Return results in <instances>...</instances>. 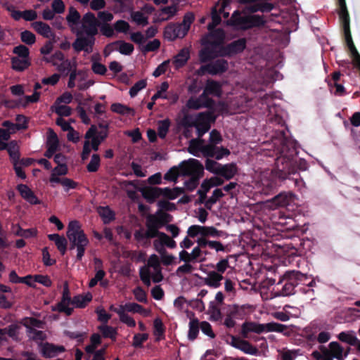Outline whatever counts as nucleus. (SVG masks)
<instances>
[{"mask_svg": "<svg viewBox=\"0 0 360 360\" xmlns=\"http://www.w3.org/2000/svg\"><path fill=\"white\" fill-rule=\"evenodd\" d=\"M276 134L274 152L276 158L272 174L280 181L290 179V176L296 174L297 169L306 170L308 164L304 159L296 160L298 152L295 140L288 139L284 130L277 131Z\"/></svg>", "mask_w": 360, "mask_h": 360, "instance_id": "f257e3e1", "label": "nucleus"}, {"mask_svg": "<svg viewBox=\"0 0 360 360\" xmlns=\"http://www.w3.org/2000/svg\"><path fill=\"white\" fill-rule=\"evenodd\" d=\"M66 234L70 242V249L77 248V260H82L89 240L81 229L79 222L77 220L71 221L68 226Z\"/></svg>", "mask_w": 360, "mask_h": 360, "instance_id": "f03ea898", "label": "nucleus"}, {"mask_svg": "<svg viewBox=\"0 0 360 360\" xmlns=\"http://www.w3.org/2000/svg\"><path fill=\"white\" fill-rule=\"evenodd\" d=\"M230 24L238 30H247L264 25L265 21L262 16L257 15H242L238 11H234L229 20Z\"/></svg>", "mask_w": 360, "mask_h": 360, "instance_id": "7ed1b4c3", "label": "nucleus"}, {"mask_svg": "<svg viewBox=\"0 0 360 360\" xmlns=\"http://www.w3.org/2000/svg\"><path fill=\"white\" fill-rule=\"evenodd\" d=\"M215 120L216 115L213 111L201 112L197 115V123L194 127L196 129L198 139H201L210 130V123Z\"/></svg>", "mask_w": 360, "mask_h": 360, "instance_id": "20e7f679", "label": "nucleus"}, {"mask_svg": "<svg viewBox=\"0 0 360 360\" xmlns=\"http://www.w3.org/2000/svg\"><path fill=\"white\" fill-rule=\"evenodd\" d=\"M321 352L326 353L337 360H343L350 352L349 346L344 347L338 342L333 341L329 343L328 348L321 347Z\"/></svg>", "mask_w": 360, "mask_h": 360, "instance_id": "39448f33", "label": "nucleus"}, {"mask_svg": "<svg viewBox=\"0 0 360 360\" xmlns=\"http://www.w3.org/2000/svg\"><path fill=\"white\" fill-rule=\"evenodd\" d=\"M309 279V276L307 274H302L300 271L290 270L285 271L282 276H280L279 280L277 283V285L279 286L285 281L290 283L295 288L300 284H305V282Z\"/></svg>", "mask_w": 360, "mask_h": 360, "instance_id": "423d86ee", "label": "nucleus"}, {"mask_svg": "<svg viewBox=\"0 0 360 360\" xmlns=\"http://www.w3.org/2000/svg\"><path fill=\"white\" fill-rule=\"evenodd\" d=\"M247 41L245 38H240L237 40L222 46L219 51V56L231 57L243 52L246 48Z\"/></svg>", "mask_w": 360, "mask_h": 360, "instance_id": "0eeeda50", "label": "nucleus"}, {"mask_svg": "<svg viewBox=\"0 0 360 360\" xmlns=\"http://www.w3.org/2000/svg\"><path fill=\"white\" fill-rule=\"evenodd\" d=\"M340 20L342 25L345 39L346 44L350 51L352 57H355L356 56L359 55L355 45L353 42L351 31H350V18L349 15L340 17Z\"/></svg>", "mask_w": 360, "mask_h": 360, "instance_id": "6e6552de", "label": "nucleus"}, {"mask_svg": "<svg viewBox=\"0 0 360 360\" xmlns=\"http://www.w3.org/2000/svg\"><path fill=\"white\" fill-rule=\"evenodd\" d=\"M213 150L212 145L205 144V140L202 139H192L189 143L188 152L198 156V153L201 152L203 155H212Z\"/></svg>", "mask_w": 360, "mask_h": 360, "instance_id": "1a4fd4ad", "label": "nucleus"}, {"mask_svg": "<svg viewBox=\"0 0 360 360\" xmlns=\"http://www.w3.org/2000/svg\"><path fill=\"white\" fill-rule=\"evenodd\" d=\"M200 270L207 274V277L202 278L199 276L198 274L195 276L202 279L204 284L212 288H218L221 286V282L224 278L223 275L219 274L215 271H207L204 269L202 266H200Z\"/></svg>", "mask_w": 360, "mask_h": 360, "instance_id": "9d476101", "label": "nucleus"}, {"mask_svg": "<svg viewBox=\"0 0 360 360\" xmlns=\"http://www.w3.org/2000/svg\"><path fill=\"white\" fill-rule=\"evenodd\" d=\"M77 39L72 44V47L77 53L84 51L88 53L93 51V46L96 39H90L87 37L82 36V32H77Z\"/></svg>", "mask_w": 360, "mask_h": 360, "instance_id": "9b49d317", "label": "nucleus"}, {"mask_svg": "<svg viewBox=\"0 0 360 360\" xmlns=\"http://www.w3.org/2000/svg\"><path fill=\"white\" fill-rule=\"evenodd\" d=\"M72 299L70 297V290L68 288V285L66 283L64 285L63 290V295H62V299L61 301L59 302L56 307H53V311H58L59 312H63L67 316H70L72 314L73 309L69 307L68 306L72 304Z\"/></svg>", "mask_w": 360, "mask_h": 360, "instance_id": "f8f14e48", "label": "nucleus"}, {"mask_svg": "<svg viewBox=\"0 0 360 360\" xmlns=\"http://www.w3.org/2000/svg\"><path fill=\"white\" fill-rule=\"evenodd\" d=\"M201 68L212 75H221L227 71L229 63L223 58L217 59L202 66Z\"/></svg>", "mask_w": 360, "mask_h": 360, "instance_id": "ddd939ff", "label": "nucleus"}, {"mask_svg": "<svg viewBox=\"0 0 360 360\" xmlns=\"http://www.w3.org/2000/svg\"><path fill=\"white\" fill-rule=\"evenodd\" d=\"M186 34L184 27L179 23H169L164 30V37L170 41H174L177 38H184Z\"/></svg>", "mask_w": 360, "mask_h": 360, "instance_id": "4468645a", "label": "nucleus"}, {"mask_svg": "<svg viewBox=\"0 0 360 360\" xmlns=\"http://www.w3.org/2000/svg\"><path fill=\"white\" fill-rule=\"evenodd\" d=\"M231 345L233 347L240 349V351L248 354L257 356L259 354L258 349L256 347L253 346L248 341L233 335L231 336Z\"/></svg>", "mask_w": 360, "mask_h": 360, "instance_id": "2eb2a0df", "label": "nucleus"}, {"mask_svg": "<svg viewBox=\"0 0 360 360\" xmlns=\"http://www.w3.org/2000/svg\"><path fill=\"white\" fill-rule=\"evenodd\" d=\"M146 226L147 229V234L153 238L158 237L162 232L159 229L163 226L160 220L157 215L149 214L146 217Z\"/></svg>", "mask_w": 360, "mask_h": 360, "instance_id": "dca6fc26", "label": "nucleus"}, {"mask_svg": "<svg viewBox=\"0 0 360 360\" xmlns=\"http://www.w3.org/2000/svg\"><path fill=\"white\" fill-rule=\"evenodd\" d=\"M253 332L261 334L265 332V324L258 323L253 321H245L241 326V335L244 338H248V333Z\"/></svg>", "mask_w": 360, "mask_h": 360, "instance_id": "f3484780", "label": "nucleus"}, {"mask_svg": "<svg viewBox=\"0 0 360 360\" xmlns=\"http://www.w3.org/2000/svg\"><path fill=\"white\" fill-rule=\"evenodd\" d=\"M63 346H57L51 343L46 342L42 345L40 349L41 356L45 359H51L56 356L59 353L65 352Z\"/></svg>", "mask_w": 360, "mask_h": 360, "instance_id": "a211bd4d", "label": "nucleus"}, {"mask_svg": "<svg viewBox=\"0 0 360 360\" xmlns=\"http://www.w3.org/2000/svg\"><path fill=\"white\" fill-rule=\"evenodd\" d=\"M17 190L21 197L31 205H39L40 200L36 196L34 193L25 184H18Z\"/></svg>", "mask_w": 360, "mask_h": 360, "instance_id": "6ab92c4d", "label": "nucleus"}, {"mask_svg": "<svg viewBox=\"0 0 360 360\" xmlns=\"http://www.w3.org/2000/svg\"><path fill=\"white\" fill-rule=\"evenodd\" d=\"M179 167L184 174H191L195 170L196 172H202L203 170L202 165L195 159L183 161L179 165Z\"/></svg>", "mask_w": 360, "mask_h": 360, "instance_id": "aec40b11", "label": "nucleus"}, {"mask_svg": "<svg viewBox=\"0 0 360 360\" xmlns=\"http://www.w3.org/2000/svg\"><path fill=\"white\" fill-rule=\"evenodd\" d=\"M295 195L291 191L281 192L273 198V202L278 207H287L295 200Z\"/></svg>", "mask_w": 360, "mask_h": 360, "instance_id": "412c9836", "label": "nucleus"}, {"mask_svg": "<svg viewBox=\"0 0 360 360\" xmlns=\"http://www.w3.org/2000/svg\"><path fill=\"white\" fill-rule=\"evenodd\" d=\"M141 191L146 201L152 204L161 196L162 188L148 186L142 188Z\"/></svg>", "mask_w": 360, "mask_h": 360, "instance_id": "4be33fe9", "label": "nucleus"}, {"mask_svg": "<svg viewBox=\"0 0 360 360\" xmlns=\"http://www.w3.org/2000/svg\"><path fill=\"white\" fill-rule=\"evenodd\" d=\"M295 293V288L287 281H285L279 286L276 285V289L274 288L272 292V294L275 297L290 296Z\"/></svg>", "mask_w": 360, "mask_h": 360, "instance_id": "5701e85b", "label": "nucleus"}, {"mask_svg": "<svg viewBox=\"0 0 360 360\" xmlns=\"http://www.w3.org/2000/svg\"><path fill=\"white\" fill-rule=\"evenodd\" d=\"M238 172V167L236 163L231 162L226 165H221L217 175L223 176L226 180L231 179Z\"/></svg>", "mask_w": 360, "mask_h": 360, "instance_id": "b1692460", "label": "nucleus"}, {"mask_svg": "<svg viewBox=\"0 0 360 360\" xmlns=\"http://www.w3.org/2000/svg\"><path fill=\"white\" fill-rule=\"evenodd\" d=\"M224 37L225 34L224 30L222 29L217 28L209 34V37L212 39H205L202 44L211 46H219L224 41Z\"/></svg>", "mask_w": 360, "mask_h": 360, "instance_id": "393cba45", "label": "nucleus"}, {"mask_svg": "<svg viewBox=\"0 0 360 360\" xmlns=\"http://www.w3.org/2000/svg\"><path fill=\"white\" fill-rule=\"evenodd\" d=\"M190 58V51L188 48H183L174 57L173 64L176 69L184 67Z\"/></svg>", "mask_w": 360, "mask_h": 360, "instance_id": "a878e982", "label": "nucleus"}, {"mask_svg": "<svg viewBox=\"0 0 360 360\" xmlns=\"http://www.w3.org/2000/svg\"><path fill=\"white\" fill-rule=\"evenodd\" d=\"M197 244L206 248L207 247L210 249L215 250L217 252H224L225 246L219 241L210 240L204 238H198L196 240Z\"/></svg>", "mask_w": 360, "mask_h": 360, "instance_id": "bb28decb", "label": "nucleus"}, {"mask_svg": "<svg viewBox=\"0 0 360 360\" xmlns=\"http://www.w3.org/2000/svg\"><path fill=\"white\" fill-rule=\"evenodd\" d=\"M32 26L33 29L39 34L45 38H51L54 37L50 26L41 21H36L32 22Z\"/></svg>", "mask_w": 360, "mask_h": 360, "instance_id": "cd10ccee", "label": "nucleus"}, {"mask_svg": "<svg viewBox=\"0 0 360 360\" xmlns=\"http://www.w3.org/2000/svg\"><path fill=\"white\" fill-rule=\"evenodd\" d=\"M205 91L212 96L220 97L222 94V86L220 82L209 79L205 84Z\"/></svg>", "mask_w": 360, "mask_h": 360, "instance_id": "c85d7f7f", "label": "nucleus"}, {"mask_svg": "<svg viewBox=\"0 0 360 360\" xmlns=\"http://www.w3.org/2000/svg\"><path fill=\"white\" fill-rule=\"evenodd\" d=\"M216 46L210 45V46H205L200 50L199 56L201 62H208L219 56L214 49Z\"/></svg>", "mask_w": 360, "mask_h": 360, "instance_id": "c756f323", "label": "nucleus"}, {"mask_svg": "<svg viewBox=\"0 0 360 360\" xmlns=\"http://www.w3.org/2000/svg\"><path fill=\"white\" fill-rule=\"evenodd\" d=\"M271 123H274L277 125H278L279 127H281V129H275L274 131V135L272 136V139H273V144H274V147L275 148V142H276V134L277 133V131H283L284 130L285 131V134L286 135V136L288 138V139H291L288 135V133H289V131H288V127L285 126V120L283 119V117L280 115H274L271 119Z\"/></svg>", "mask_w": 360, "mask_h": 360, "instance_id": "7c9ffc66", "label": "nucleus"}, {"mask_svg": "<svg viewBox=\"0 0 360 360\" xmlns=\"http://www.w3.org/2000/svg\"><path fill=\"white\" fill-rule=\"evenodd\" d=\"M184 193V188L174 187V188H170L169 187H166L162 188L161 196L167 200H174Z\"/></svg>", "mask_w": 360, "mask_h": 360, "instance_id": "2f4dec72", "label": "nucleus"}, {"mask_svg": "<svg viewBox=\"0 0 360 360\" xmlns=\"http://www.w3.org/2000/svg\"><path fill=\"white\" fill-rule=\"evenodd\" d=\"M98 212L105 224L110 223L115 219V212L108 206H100L98 209Z\"/></svg>", "mask_w": 360, "mask_h": 360, "instance_id": "473e14b6", "label": "nucleus"}, {"mask_svg": "<svg viewBox=\"0 0 360 360\" xmlns=\"http://www.w3.org/2000/svg\"><path fill=\"white\" fill-rule=\"evenodd\" d=\"M110 110L115 113L121 115H131L134 116L135 115V110L134 108L128 107L120 103H114L110 106Z\"/></svg>", "mask_w": 360, "mask_h": 360, "instance_id": "72a5a7b5", "label": "nucleus"}, {"mask_svg": "<svg viewBox=\"0 0 360 360\" xmlns=\"http://www.w3.org/2000/svg\"><path fill=\"white\" fill-rule=\"evenodd\" d=\"M12 227L14 234L18 236L28 238L37 236V231L34 229H23L19 224H13Z\"/></svg>", "mask_w": 360, "mask_h": 360, "instance_id": "f704fd0d", "label": "nucleus"}, {"mask_svg": "<svg viewBox=\"0 0 360 360\" xmlns=\"http://www.w3.org/2000/svg\"><path fill=\"white\" fill-rule=\"evenodd\" d=\"M22 323L27 328V333L30 331V329H34V328H43L44 324V321L33 317L24 318Z\"/></svg>", "mask_w": 360, "mask_h": 360, "instance_id": "c9c22d12", "label": "nucleus"}, {"mask_svg": "<svg viewBox=\"0 0 360 360\" xmlns=\"http://www.w3.org/2000/svg\"><path fill=\"white\" fill-rule=\"evenodd\" d=\"M6 150L8 151L13 164L18 163L20 155L17 142L15 141H11Z\"/></svg>", "mask_w": 360, "mask_h": 360, "instance_id": "e433bc0d", "label": "nucleus"}, {"mask_svg": "<svg viewBox=\"0 0 360 360\" xmlns=\"http://www.w3.org/2000/svg\"><path fill=\"white\" fill-rule=\"evenodd\" d=\"M338 338L340 341L351 346H354L358 342V338L352 331L341 332L338 334Z\"/></svg>", "mask_w": 360, "mask_h": 360, "instance_id": "4c0bfd02", "label": "nucleus"}, {"mask_svg": "<svg viewBox=\"0 0 360 360\" xmlns=\"http://www.w3.org/2000/svg\"><path fill=\"white\" fill-rule=\"evenodd\" d=\"M98 329L101 333V335L104 338H110L113 341L116 340L117 332L115 328L108 326L105 323L99 326Z\"/></svg>", "mask_w": 360, "mask_h": 360, "instance_id": "58836bf2", "label": "nucleus"}, {"mask_svg": "<svg viewBox=\"0 0 360 360\" xmlns=\"http://www.w3.org/2000/svg\"><path fill=\"white\" fill-rule=\"evenodd\" d=\"M91 300L92 295L89 292L84 295H79L72 298V304L75 305L78 308H84Z\"/></svg>", "mask_w": 360, "mask_h": 360, "instance_id": "ea45409f", "label": "nucleus"}, {"mask_svg": "<svg viewBox=\"0 0 360 360\" xmlns=\"http://www.w3.org/2000/svg\"><path fill=\"white\" fill-rule=\"evenodd\" d=\"M11 64L12 68L16 71H23L30 65L29 58L20 59L18 57L12 58Z\"/></svg>", "mask_w": 360, "mask_h": 360, "instance_id": "a19ab883", "label": "nucleus"}, {"mask_svg": "<svg viewBox=\"0 0 360 360\" xmlns=\"http://www.w3.org/2000/svg\"><path fill=\"white\" fill-rule=\"evenodd\" d=\"M200 322L198 319L194 318L189 322V330L188 338L191 341L195 340L199 333Z\"/></svg>", "mask_w": 360, "mask_h": 360, "instance_id": "79ce46f5", "label": "nucleus"}, {"mask_svg": "<svg viewBox=\"0 0 360 360\" xmlns=\"http://www.w3.org/2000/svg\"><path fill=\"white\" fill-rule=\"evenodd\" d=\"M100 26V23L97 24H82V34H86L87 37L90 39H96L95 36L98 34V27Z\"/></svg>", "mask_w": 360, "mask_h": 360, "instance_id": "37998d69", "label": "nucleus"}, {"mask_svg": "<svg viewBox=\"0 0 360 360\" xmlns=\"http://www.w3.org/2000/svg\"><path fill=\"white\" fill-rule=\"evenodd\" d=\"M113 44H119L120 46L118 48V51L123 55H130L134 49V45L130 43H127L124 41H116L112 44H110L107 47L112 46Z\"/></svg>", "mask_w": 360, "mask_h": 360, "instance_id": "c03bdc74", "label": "nucleus"}, {"mask_svg": "<svg viewBox=\"0 0 360 360\" xmlns=\"http://www.w3.org/2000/svg\"><path fill=\"white\" fill-rule=\"evenodd\" d=\"M230 257L231 256L229 255L227 258L220 259L216 264H209L207 266L214 269L216 272L223 275V274L229 267V257Z\"/></svg>", "mask_w": 360, "mask_h": 360, "instance_id": "a18cd8bd", "label": "nucleus"}, {"mask_svg": "<svg viewBox=\"0 0 360 360\" xmlns=\"http://www.w3.org/2000/svg\"><path fill=\"white\" fill-rule=\"evenodd\" d=\"M171 122L169 119L167 118L162 120H159L158 122V134L160 139H165L169 131Z\"/></svg>", "mask_w": 360, "mask_h": 360, "instance_id": "49530a36", "label": "nucleus"}, {"mask_svg": "<svg viewBox=\"0 0 360 360\" xmlns=\"http://www.w3.org/2000/svg\"><path fill=\"white\" fill-rule=\"evenodd\" d=\"M223 231H219L214 226H202V236L200 238H207V237L219 238L222 236Z\"/></svg>", "mask_w": 360, "mask_h": 360, "instance_id": "de8ad7c7", "label": "nucleus"}, {"mask_svg": "<svg viewBox=\"0 0 360 360\" xmlns=\"http://www.w3.org/2000/svg\"><path fill=\"white\" fill-rule=\"evenodd\" d=\"M213 150L212 152V155H206L207 158H214L217 160H221L224 156H228L230 155V150L224 147H217V146H213Z\"/></svg>", "mask_w": 360, "mask_h": 360, "instance_id": "09e8293b", "label": "nucleus"}, {"mask_svg": "<svg viewBox=\"0 0 360 360\" xmlns=\"http://www.w3.org/2000/svg\"><path fill=\"white\" fill-rule=\"evenodd\" d=\"M56 67L63 76H68L74 67V63H72L69 59H65L60 63H58V65H56Z\"/></svg>", "mask_w": 360, "mask_h": 360, "instance_id": "8fccbe9b", "label": "nucleus"}, {"mask_svg": "<svg viewBox=\"0 0 360 360\" xmlns=\"http://www.w3.org/2000/svg\"><path fill=\"white\" fill-rule=\"evenodd\" d=\"M222 191L219 188L215 189L210 198H209L205 202V207L207 209L210 210L213 205H214L218 200L224 196Z\"/></svg>", "mask_w": 360, "mask_h": 360, "instance_id": "3c124183", "label": "nucleus"}, {"mask_svg": "<svg viewBox=\"0 0 360 360\" xmlns=\"http://www.w3.org/2000/svg\"><path fill=\"white\" fill-rule=\"evenodd\" d=\"M287 329L288 327L285 325L276 322H270L265 324V332L283 333Z\"/></svg>", "mask_w": 360, "mask_h": 360, "instance_id": "603ef678", "label": "nucleus"}, {"mask_svg": "<svg viewBox=\"0 0 360 360\" xmlns=\"http://www.w3.org/2000/svg\"><path fill=\"white\" fill-rule=\"evenodd\" d=\"M278 352L281 360H295L300 355L299 349H283Z\"/></svg>", "mask_w": 360, "mask_h": 360, "instance_id": "864d4df0", "label": "nucleus"}, {"mask_svg": "<svg viewBox=\"0 0 360 360\" xmlns=\"http://www.w3.org/2000/svg\"><path fill=\"white\" fill-rule=\"evenodd\" d=\"M229 314L234 319H243L246 315L245 306L234 305L229 311Z\"/></svg>", "mask_w": 360, "mask_h": 360, "instance_id": "5fc2aeb1", "label": "nucleus"}, {"mask_svg": "<svg viewBox=\"0 0 360 360\" xmlns=\"http://www.w3.org/2000/svg\"><path fill=\"white\" fill-rule=\"evenodd\" d=\"M101 163V158L98 154H93L89 163L86 165L89 172H96L98 170Z\"/></svg>", "mask_w": 360, "mask_h": 360, "instance_id": "6e6d98bb", "label": "nucleus"}, {"mask_svg": "<svg viewBox=\"0 0 360 360\" xmlns=\"http://www.w3.org/2000/svg\"><path fill=\"white\" fill-rule=\"evenodd\" d=\"M148 339V333H136L133 337L131 345L135 348L143 347V344Z\"/></svg>", "mask_w": 360, "mask_h": 360, "instance_id": "4d7b16f0", "label": "nucleus"}, {"mask_svg": "<svg viewBox=\"0 0 360 360\" xmlns=\"http://www.w3.org/2000/svg\"><path fill=\"white\" fill-rule=\"evenodd\" d=\"M81 15L74 8L70 7L69 13L66 16V20L69 23L77 25L80 20Z\"/></svg>", "mask_w": 360, "mask_h": 360, "instance_id": "13d9d810", "label": "nucleus"}, {"mask_svg": "<svg viewBox=\"0 0 360 360\" xmlns=\"http://www.w3.org/2000/svg\"><path fill=\"white\" fill-rule=\"evenodd\" d=\"M147 82L146 79H141L136 82L129 89V95L131 97H135L138 93L146 88Z\"/></svg>", "mask_w": 360, "mask_h": 360, "instance_id": "bf43d9fd", "label": "nucleus"}, {"mask_svg": "<svg viewBox=\"0 0 360 360\" xmlns=\"http://www.w3.org/2000/svg\"><path fill=\"white\" fill-rule=\"evenodd\" d=\"M154 335L160 338L164 337L165 327L160 318H156L153 321Z\"/></svg>", "mask_w": 360, "mask_h": 360, "instance_id": "052dcab7", "label": "nucleus"}, {"mask_svg": "<svg viewBox=\"0 0 360 360\" xmlns=\"http://www.w3.org/2000/svg\"><path fill=\"white\" fill-rule=\"evenodd\" d=\"M124 310L133 312V313H139L143 314L145 312V309L140 304L135 302H127L124 305Z\"/></svg>", "mask_w": 360, "mask_h": 360, "instance_id": "680f3d73", "label": "nucleus"}, {"mask_svg": "<svg viewBox=\"0 0 360 360\" xmlns=\"http://www.w3.org/2000/svg\"><path fill=\"white\" fill-rule=\"evenodd\" d=\"M209 312L212 320L219 321L221 319V309L214 302H210L209 304Z\"/></svg>", "mask_w": 360, "mask_h": 360, "instance_id": "e2e57ef3", "label": "nucleus"}, {"mask_svg": "<svg viewBox=\"0 0 360 360\" xmlns=\"http://www.w3.org/2000/svg\"><path fill=\"white\" fill-rule=\"evenodd\" d=\"M3 127H6V130L8 131L14 132L15 130L26 129V126L21 123H13L9 120H6L2 123Z\"/></svg>", "mask_w": 360, "mask_h": 360, "instance_id": "0e129e2a", "label": "nucleus"}, {"mask_svg": "<svg viewBox=\"0 0 360 360\" xmlns=\"http://www.w3.org/2000/svg\"><path fill=\"white\" fill-rule=\"evenodd\" d=\"M179 176V170L177 167H172L170 168L164 175V179L169 181H177V179Z\"/></svg>", "mask_w": 360, "mask_h": 360, "instance_id": "69168bd1", "label": "nucleus"}, {"mask_svg": "<svg viewBox=\"0 0 360 360\" xmlns=\"http://www.w3.org/2000/svg\"><path fill=\"white\" fill-rule=\"evenodd\" d=\"M20 39L22 42L27 45H32L35 43L36 41L35 35L32 32L28 30H25L21 32Z\"/></svg>", "mask_w": 360, "mask_h": 360, "instance_id": "338daca9", "label": "nucleus"}, {"mask_svg": "<svg viewBox=\"0 0 360 360\" xmlns=\"http://www.w3.org/2000/svg\"><path fill=\"white\" fill-rule=\"evenodd\" d=\"M197 123V117L193 118L192 115L186 114L184 115L180 121V125L182 127H193Z\"/></svg>", "mask_w": 360, "mask_h": 360, "instance_id": "774afa93", "label": "nucleus"}]
</instances>
